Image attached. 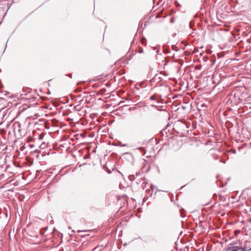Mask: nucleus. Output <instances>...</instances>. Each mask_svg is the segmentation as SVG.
<instances>
[{
    "instance_id": "2",
    "label": "nucleus",
    "mask_w": 251,
    "mask_h": 251,
    "mask_svg": "<svg viewBox=\"0 0 251 251\" xmlns=\"http://www.w3.org/2000/svg\"><path fill=\"white\" fill-rule=\"evenodd\" d=\"M236 249V251H250L251 250V247L245 246L242 248L237 245Z\"/></svg>"
},
{
    "instance_id": "11",
    "label": "nucleus",
    "mask_w": 251,
    "mask_h": 251,
    "mask_svg": "<svg viewBox=\"0 0 251 251\" xmlns=\"http://www.w3.org/2000/svg\"><path fill=\"white\" fill-rule=\"evenodd\" d=\"M235 234H237V231H235Z\"/></svg>"
},
{
    "instance_id": "6",
    "label": "nucleus",
    "mask_w": 251,
    "mask_h": 251,
    "mask_svg": "<svg viewBox=\"0 0 251 251\" xmlns=\"http://www.w3.org/2000/svg\"><path fill=\"white\" fill-rule=\"evenodd\" d=\"M214 63H215V62H213L212 63V65H213Z\"/></svg>"
},
{
    "instance_id": "9",
    "label": "nucleus",
    "mask_w": 251,
    "mask_h": 251,
    "mask_svg": "<svg viewBox=\"0 0 251 251\" xmlns=\"http://www.w3.org/2000/svg\"><path fill=\"white\" fill-rule=\"evenodd\" d=\"M214 63H215V62H213L212 63V65H213Z\"/></svg>"
},
{
    "instance_id": "12",
    "label": "nucleus",
    "mask_w": 251,
    "mask_h": 251,
    "mask_svg": "<svg viewBox=\"0 0 251 251\" xmlns=\"http://www.w3.org/2000/svg\"><path fill=\"white\" fill-rule=\"evenodd\" d=\"M18 126H20V125L18 124Z\"/></svg>"
},
{
    "instance_id": "10",
    "label": "nucleus",
    "mask_w": 251,
    "mask_h": 251,
    "mask_svg": "<svg viewBox=\"0 0 251 251\" xmlns=\"http://www.w3.org/2000/svg\"><path fill=\"white\" fill-rule=\"evenodd\" d=\"M235 234H237V231H235Z\"/></svg>"
},
{
    "instance_id": "8",
    "label": "nucleus",
    "mask_w": 251,
    "mask_h": 251,
    "mask_svg": "<svg viewBox=\"0 0 251 251\" xmlns=\"http://www.w3.org/2000/svg\"><path fill=\"white\" fill-rule=\"evenodd\" d=\"M214 63H215V62H213L212 63V65H213Z\"/></svg>"
},
{
    "instance_id": "7",
    "label": "nucleus",
    "mask_w": 251,
    "mask_h": 251,
    "mask_svg": "<svg viewBox=\"0 0 251 251\" xmlns=\"http://www.w3.org/2000/svg\"><path fill=\"white\" fill-rule=\"evenodd\" d=\"M214 63H215V62H213L212 63V65H213Z\"/></svg>"
},
{
    "instance_id": "13",
    "label": "nucleus",
    "mask_w": 251,
    "mask_h": 251,
    "mask_svg": "<svg viewBox=\"0 0 251 251\" xmlns=\"http://www.w3.org/2000/svg\"><path fill=\"white\" fill-rule=\"evenodd\" d=\"M140 149H143V148H140Z\"/></svg>"
},
{
    "instance_id": "1",
    "label": "nucleus",
    "mask_w": 251,
    "mask_h": 251,
    "mask_svg": "<svg viewBox=\"0 0 251 251\" xmlns=\"http://www.w3.org/2000/svg\"><path fill=\"white\" fill-rule=\"evenodd\" d=\"M230 246L227 247L226 251H236L237 248V243H232L229 245Z\"/></svg>"
},
{
    "instance_id": "3",
    "label": "nucleus",
    "mask_w": 251,
    "mask_h": 251,
    "mask_svg": "<svg viewBox=\"0 0 251 251\" xmlns=\"http://www.w3.org/2000/svg\"><path fill=\"white\" fill-rule=\"evenodd\" d=\"M101 250V247H100L99 246H97L94 248L92 250V251H100Z\"/></svg>"
},
{
    "instance_id": "4",
    "label": "nucleus",
    "mask_w": 251,
    "mask_h": 251,
    "mask_svg": "<svg viewBox=\"0 0 251 251\" xmlns=\"http://www.w3.org/2000/svg\"><path fill=\"white\" fill-rule=\"evenodd\" d=\"M150 99L151 100H155L156 99V97L154 96H152L151 97Z\"/></svg>"
},
{
    "instance_id": "5",
    "label": "nucleus",
    "mask_w": 251,
    "mask_h": 251,
    "mask_svg": "<svg viewBox=\"0 0 251 251\" xmlns=\"http://www.w3.org/2000/svg\"><path fill=\"white\" fill-rule=\"evenodd\" d=\"M43 138V136H42V134H41V135H40V137H39V139H40V140H42Z\"/></svg>"
}]
</instances>
